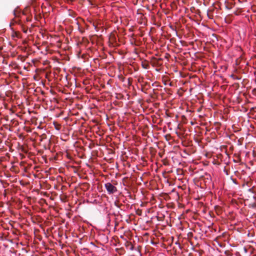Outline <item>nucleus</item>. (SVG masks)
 Segmentation results:
<instances>
[{"label": "nucleus", "mask_w": 256, "mask_h": 256, "mask_svg": "<svg viewBox=\"0 0 256 256\" xmlns=\"http://www.w3.org/2000/svg\"><path fill=\"white\" fill-rule=\"evenodd\" d=\"M105 188L109 194H114L117 192V188L110 182H107L104 184Z\"/></svg>", "instance_id": "obj_1"}]
</instances>
